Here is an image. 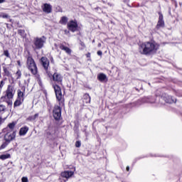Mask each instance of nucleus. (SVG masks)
Here are the masks:
<instances>
[{
    "label": "nucleus",
    "mask_w": 182,
    "mask_h": 182,
    "mask_svg": "<svg viewBox=\"0 0 182 182\" xmlns=\"http://www.w3.org/2000/svg\"><path fill=\"white\" fill-rule=\"evenodd\" d=\"M4 56H6V58H9V51L8 50H6L4 51Z\"/></svg>",
    "instance_id": "obj_30"
},
{
    "label": "nucleus",
    "mask_w": 182,
    "mask_h": 182,
    "mask_svg": "<svg viewBox=\"0 0 182 182\" xmlns=\"http://www.w3.org/2000/svg\"><path fill=\"white\" fill-rule=\"evenodd\" d=\"M43 11L45 12V14H50L52 12V5L49 4H44L42 6Z\"/></svg>",
    "instance_id": "obj_10"
},
{
    "label": "nucleus",
    "mask_w": 182,
    "mask_h": 182,
    "mask_svg": "<svg viewBox=\"0 0 182 182\" xmlns=\"http://www.w3.org/2000/svg\"><path fill=\"white\" fill-rule=\"evenodd\" d=\"M5 122V118H2V117H0V126Z\"/></svg>",
    "instance_id": "obj_33"
},
{
    "label": "nucleus",
    "mask_w": 182,
    "mask_h": 182,
    "mask_svg": "<svg viewBox=\"0 0 182 182\" xmlns=\"http://www.w3.org/2000/svg\"><path fill=\"white\" fill-rule=\"evenodd\" d=\"M6 112V106L0 104V113H5Z\"/></svg>",
    "instance_id": "obj_25"
},
{
    "label": "nucleus",
    "mask_w": 182,
    "mask_h": 182,
    "mask_svg": "<svg viewBox=\"0 0 182 182\" xmlns=\"http://www.w3.org/2000/svg\"><path fill=\"white\" fill-rule=\"evenodd\" d=\"M41 62L44 69L48 70V68H49V60L46 57H43L41 59Z\"/></svg>",
    "instance_id": "obj_12"
},
{
    "label": "nucleus",
    "mask_w": 182,
    "mask_h": 182,
    "mask_svg": "<svg viewBox=\"0 0 182 182\" xmlns=\"http://www.w3.org/2000/svg\"><path fill=\"white\" fill-rule=\"evenodd\" d=\"M5 2V0H0V4H4Z\"/></svg>",
    "instance_id": "obj_40"
},
{
    "label": "nucleus",
    "mask_w": 182,
    "mask_h": 182,
    "mask_svg": "<svg viewBox=\"0 0 182 182\" xmlns=\"http://www.w3.org/2000/svg\"><path fill=\"white\" fill-rule=\"evenodd\" d=\"M28 132H29V127L25 126L20 129L19 134L20 136H25Z\"/></svg>",
    "instance_id": "obj_16"
},
{
    "label": "nucleus",
    "mask_w": 182,
    "mask_h": 182,
    "mask_svg": "<svg viewBox=\"0 0 182 182\" xmlns=\"http://www.w3.org/2000/svg\"><path fill=\"white\" fill-rule=\"evenodd\" d=\"M53 87L55 90L56 99L58 102H60L62 100L63 95H62V90H60V87L58 85H53Z\"/></svg>",
    "instance_id": "obj_5"
},
{
    "label": "nucleus",
    "mask_w": 182,
    "mask_h": 182,
    "mask_svg": "<svg viewBox=\"0 0 182 182\" xmlns=\"http://www.w3.org/2000/svg\"><path fill=\"white\" fill-rule=\"evenodd\" d=\"M46 136H47V137H49V136H50V132H47Z\"/></svg>",
    "instance_id": "obj_39"
},
{
    "label": "nucleus",
    "mask_w": 182,
    "mask_h": 182,
    "mask_svg": "<svg viewBox=\"0 0 182 182\" xmlns=\"http://www.w3.org/2000/svg\"><path fill=\"white\" fill-rule=\"evenodd\" d=\"M68 17L63 16L60 18V23H61V25H66V23H68Z\"/></svg>",
    "instance_id": "obj_21"
},
{
    "label": "nucleus",
    "mask_w": 182,
    "mask_h": 182,
    "mask_svg": "<svg viewBox=\"0 0 182 182\" xmlns=\"http://www.w3.org/2000/svg\"><path fill=\"white\" fill-rule=\"evenodd\" d=\"M16 137V132H9L4 136L5 141L11 143Z\"/></svg>",
    "instance_id": "obj_7"
},
{
    "label": "nucleus",
    "mask_w": 182,
    "mask_h": 182,
    "mask_svg": "<svg viewBox=\"0 0 182 182\" xmlns=\"http://www.w3.org/2000/svg\"><path fill=\"white\" fill-rule=\"evenodd\" d=\"M164 21H163V14H160L156 28H164Z\"/></svg>",
    "instance_id": "obj_14"
},
{
    "label": "nucleus",
    "mask_w": 182,
    "mask_h": 182,
    "mask_svg": "<svg viewBox=\"0 0 182 182\" xmlns=\"http://www.w3.org/2000/svg\"><path fill=\"white\" fill-rule=\"evenodd\" d=\"M87 58H90V53L86 54Z\"/></svg>",
    "instance_id": "obj_38"
},
{
    "label": "nucleus",
    "mask_w": 182,
    "mask_h": 182,
    "mask_svg": "<svg viewBox=\"0 0 182 182\" xmlns=\"http://www.w3.org/2000/svg\"><path fill=\"white\" fill-rule=\"evenodd\" d=\"M73 174H75V172L72 171H65L61 173V177L66 178V180H69V178H70Z\"/></svg>",
    "instance_id": "obj_9"
},
{
    "label": "nucleus",
    "mask_w": 182,
    "mask_h": 182,
    "mask_svg": "<svg viewBox=\"0 0 182 182\" xmlns=\"http://www.w3.org/2000/svg\"><path fill=\"white\" fill-rule=\"evenodd\" d=\"M16 125V124L15 122H11V123L9 124L8 127H7V130H8V129H9L11 130L10 132H12V130H14V129H15Z\"/></svg>",
    "instance_id": "obj_24"
},
{
    "label": "nucleus",
    "mask_w": 182,
    "mask_h": 182,
    "mask_svg": "<svg viewBox=\"0 0 182 182\" xmlns=\"http://www.w3.org/2000/svg\"><path fill=\"white\" fill-rule=\"evenodd\" d=\"M7 159H11L10 154H5L0 156V160H6Z\"/></svg>",
    "instance_id": "obj_22"
},
{
    "label": "nucleus",
    "mask_w": 182,
    "mask_h": 182,
    "mask_svg": "<svg viewBox=\"0 0 182 182\" xmlns=\"http://www.w3.org/2000/svg\"><path fill=\"white\" fill-rule=\"evenodd\" d=\"M68 29L71 32H76L77 31V22L76 21H70L68 23Z\"/></svg>",
    "instance_id": "obj_8"
},
{
    "label": "nucleus",
    "mask_w": 182,
    "mask_h": 182,
    "mask_svg": "<svg viewBox=\"0 0 182 182\" xmlns=\"http://www.w3.org/2000/svg\"><path fill=\"white\" fill-rule=\"evenodd\" d=\"M5 85V82L4 81H1L0 82V93L2 92V87H4V85Z\"/></svg>",
    "instance_id": "obj_29"
},
{
    "label": "nucleus",
    "mask_w": 182,
    "mask_h": 182,
    "mask_svg": "<svg viewBox=\"0 0 182 182\" xmlns=\"http://www.w3.org/2000/svg\"><path fill=\"white\" fill-rule=\"evenodd\" d=\"M38 117H39V114H35L34 115L28 117L27 118V120H28L29 122H35V120H36Z\"/></svg>",
    "instance_id": "obj_19"
},
{
    "label": "nucleus",
    "mask_w": 182,
    "mask_h": 182,
    "mask_svg": "<svg viewBox=\"0 0 182 182\" xmlns=\"http://www.w3.org/2000/svg\"><path fill=\"white\" fill-rule=\"evenodd\" d=\"M164 100H165L166 103L169 104L176 103V102H177V100H176V98L169 95H167L166 97H164Z\"/></svg>",
    "instance_id": "obj_13"
},
{
    "label": "nucleus",
    "mask_w": 182,
    "mask_h": 182,
    "mask_svg": "<svg viewBox=\"0 0 182 182\" xmlns=\"http://www.w3.org/2000/svg\"><path fill=\"white\" fill-rule=\"evenodd\" d=\"M60 180L61 179L60 178ZM60 182H66V180H61Z\"/></svg>",
    "instance_id": "obj_44"
},
{
    "label": "nucleus",
    "mask_w": 182,
    "mask_h": 182,
    "mask_svg": "<svg viewBox=\"0 0 182 182\" xmlns=\"http://www.w3.org/2000/svg\"><path fill=\"white\" fill-rule=\"evenodd\" d=\"M4 71L6 76H9L10 73H9V71L8 70V69L4 68Z\"/></svg>",
    "instance_id": "obj_32"
},
{
    "label": "nucleus",
    "mask_w": 182,
    "mask_h": 182,
    "mask_svg": "<svg viewBox=\"0 0 182 182\" xmlns=\"http://www.w3.org/2000/svg\"><path fill=\"white\" fill-rule=\"evenodd\" d=\"M60 49H61L62 50H65V52H66V53H68V55H70V53H72V50L63 45L60 46Z\"/></svg>",
    "instance_id": "obj_17"
},
{
    "label": "nucleus",
    "mask_w": 182,
    "mask_h": 182,
    "mask_svg": "<svg viewBox=\"0 0 182 182\" xmlns=\"http://www.w3.org/2000/svg\"><path fill=\"white\" fill-rule=\"evenodd\" d=\"M23 102V100H21V98H17L14 102V107H18V106H21Z\"/></svg>",
    "instance_id": "obj_18"
},
{
    "label": "nucleus",
    "mask_w": 182,
    "mask_h": 182,
    "mask_svg": "<svg viewBox=\"0 0 182 182\" xmlns=\"http://www.w3.org/2000/svg\"><path fill=\"white\" fill-rule=\"evenodd\" d=\"M8 144H9V142L5 141V142H4L0 146V150L5 149L8 146Z\"/></svg>",
    "instance_id": "obj_27"
},
{
    "label": "nucleus",
    "mask_w": 182,
    "mask_h": 182,
    "mask_svg": "<svg viewBox=\"0 0 182 182\" xmlns=\"http://www.w3.org/2000/svg\"><path fill=\"white\" fill-rule=\"evenodd\" d=\"M0 18H3L4 19H8L9 17V15L5 14V13H1L0 14Z\"/></svg>",
    "instance_id": "obj_26"
},
{
    "label": "nucleus",
    "mask_w": 182,
    "mask_h": 182,
    "mask_svg": "<svg viewBox=\"0 0 182 182\" xmlns=\"http://www.w3.org/2000/svg\"><path fill=\"white\" fill-rule=\"evenodd\" d=\"M45 42H46V38H45V36H42L41 38H36L34 39V46L36 49H42V48H43Z\"/></svg>",
    "instance_id": "obj_4"
},
{
    "label": "nucleus",
    "mask_w": 182,
    "mask_h": 182,
    "mask_svg": "<svg viewBox=\"0 0 182 182\" xmlns=\"http://www.w3.org/2000/svg\"><path fill=\"white\" fill-rule=\"evenodd\" d=\"M83 100L85 103H89L90 102V95L89 94L84 95Z\"/></svg>",
    "instance_id": "obj_23"
},
{
    "label": "nucleus",
    "mask_w": 182,
    "mask_h": 182,
    "mask_svg": "<svg viewBox=\"0 0 182 182\" xmlns=\"http://www.w3.org/2000/svg\"><path fill=\"white\" fill-rule=\"evenodd\" d=\"M62 75L58 73H55L53 75V82H56L57 83H62L63 80Z\"/></svg>",
    "instance_id": "obj_11"
},
{
    "label": "nucleus",
    "mask_w": 182,
    "mask_h": 182,
    "mask_svg": "<svg viewBox=\"0 0 182 182\" xmlns=\"http://www.w3.org/2000/svg\"><path fill=\"white\" fill-rule=\"evenodd\" d=\"M53 114L55 120L60 119V117H62V109H60V107L55 106L53 109Z\"/></svg>",
    "instance_id": "obj_6"
},
{
    "label": "nucleus",
    "mask_w": 182,
    "mask_h": 182,
    "mask_svg": "<svg viewBox=\"0 0 182 182\" xmlns=\"http://www.w3.org/2000/svg\"><path fill=\"white\" fill-rule=\"evenodd\" d=\"M81 145H82V144L80 143V141H77L75 142V147H80Z\"/></svg>",
    "instance_id": "obj_34"
},
{
    "label": "nucleus",
    "mask_w": 182,
    "mask_h": 182,
    "mask_svg": "<svg viewBox=\"0 0 182 182\" xmlns=\"http://www.w3.org/2000/svg\"><path fill=\"white\" fill-rule=\"evenodd\" d=\"M17 63H18V66H21V61H17Z\"/></svg>",
    "instance_id": "obj_42"
},
{
    "label": "nucleus",
    "mask_w": 182,
    "mask_h": 182,
    "mask_svg": "<svg viewBox=\"0 0 182 182\" xmlns=\"http://www.w3.org/2000/svg\"><path fill=\"white\" fill-rule=\"evenodd\" d=\"M21 181L22 182H28V178L27 177H23L22 178H21Z\"/></svg>",
    "instance_id": "obj_35"
},
{
    "label": "nucleus",
    "mask_w": 182,
    "mask_h": 182,
    "mask_svg": "<svg viewBox=\"0 0 182 182\" xmlns=\"http://www.w3.org/2000/svg\"><path fill=\"white\" fill-rule=\"evenodd\" d=\"M27 68L31 72L32 75H36L38 73V67L32 57H28L27 58Z\"/></svg>",
    "instance_id": "obj_3"
},
{
    "label": "nucleus",
    "mask_w": 182,
    "mask_h": 182,
    "mask_svg": "<svg viewBox=\"0 0 182 182\" xmlns=\"http://www.w3.org/2000/svg\"><path fill=\"white\" fill-rule=\"evenodd\" d=\"M64 32H65V35H68V33H69V31H68V30L64 31Z\"/></svg>",
    "instance_id": "obj_37"
},
{
    "label": "nucleus",
    "mask_w": 182,
    "mask_h": 182,
    "mask_svg": "<svg viewBox=\"0 0 182 182\" xmlns=\"http://www.w3.org/2000/svg\"><path fill=\"white\" fill-rule=\"evenodd\" d=\"M146 103H151V102H149V101H146Z\"/></svg>",
    "instance_id": "obj_45"
},
{
    "label": "nucleus",
    "mask_w": 182,
    "mask_h": 182,
    "mask_svg": "<svg viewBox=\"0 0 182 182\" xmlns=\"http://www.w3.org/2000/svg\"><path fill=\"white\" fill-rule=\"evenodd\" d=\"M18 33H19L21 36H25V31H23V30H18Z\"/></svg>",
    "instance_id": "obj_31"
},
{
    "label": "nucleus",
    "mask_w": 182,
    "mask_h": 182,
    "mask_svg": "<svg viewBox=\"0 0 182 182\" xmlns=\"http://www.w3.org/2000/svg\"><path fill=\"white\" fill-rule=\"evenodd\" d=\"M17 94H18V99H21L22 100H23V96L25 95V93L23 92V91H21V90H17Z\"/></svg>",
    "instance_id": "obj_20"
},
{
    "label": "nucleus",
    "mask_w": 182,
    "mask_h": 182,
    "mask_svg": "<svg viewBox=\"0 0 182 182\" xmlns=\"http://www.w3.org/2000/svg\"><path fill=\"white\" fill-rule=\"evenodd\" d=\"M97 53L98 56H102V55H103V53L102 52V50H98Z\"/></svg>",
    "instance_id": "obj_36"
},
{
    "label": "nucleus",
    "mask_w": 182,
    "mask_h": 182,
    "mask_svg": "<svg viewBox=\"0 0 182 182\" xmlns=\"http://www.w3.org/2000/svg\"><path fill=\"white\" fill-rule=\"evenodd\" d=\"M97 46H98V48H100L102 46V43H98Z\"/></svg>",
    "instance_id": "obj_41"
},
{
    "label": "nucleus",
    "mask_w": 182,
    "mask_h": 182,
    "mask_svg": "<svg viewBox=\"0 0 182 182\" xmlns=\"http://www.w3.org/2000/svg\"><path fill=\"white\" fill-rule=\"evenodd\" d=\"M16 90H15V86L13 85H9L6 90L4 92V95L0 97V102L6 103L9 107H12L14 105V96H15Z\"/></svg>",
    "instance_id": "obj_2"
},
{
    "label": "nucleus",
    "mask_w": 182,
    "mask_h": 182,
    "mask_svg": "<svg viewBox=\"0 0 182 182\" xmlns=\"http://www.w3.org/2000/svg\"><path fill=\"white\" fill-rule=\"evenodd\" d=\"M159 46L154 41H146L139 45V52L141 55H151L156 53L159 50Z\"/></svg>",
    "instance_id": "obj_1"
},
{
    "label": "nucleus",
    "mask_w": 182,
    "mask_h": 182,
    "mask_svg": "<svg viewBox=\"0 0 182 182\" xmlns=\"http://www.w3.org/2000/svg\"><path fill=\"white\" fill-rule=\"evenodd\" d=\"M16 79H21V76H22V73L21 70H18L16 73Z\"/></svg>",
    "instance_id": "obj_28"
},
{
    "label": "nucleus",
    "mask_w": 182,
    "mask_h": 182,
    "mask_svg": "<svg viewBox=\"0 0 182 182\" xmlns=\"http://www.w3.org/2000/svg\"><path fill=\"white\" fill-rule=\"evenodd\" d=\"M130 170V168L129 166L127 167V171H129Z\"/></svg>",
    "instance_id": "obj_43"
},
{
    "label": "nucleus",
    "mask_w": 182,
    "mask_h": 182,
    "mask_svg": "<svg viewBox=\"0 0 182 182\" xmlns=\"http://www.w3.org/2000/svg\"><path fill=\"white\" fill-rule=\"evenodd\" d=\"M97 79L100 82H107V76L105 73L98 74Z\"/></svg>",
    "instance_id": "obj_15"
}]
</instances>
